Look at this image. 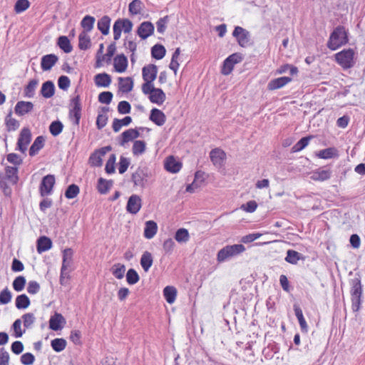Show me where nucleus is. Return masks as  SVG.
Returning a JSON list of instances; mask_svg holds the SVG:
<instances>
[{"mask_svg":"<svg viewBox=\"0 0 365 365\" xmlns=\"http://www.w3.org/2000/svg\"><path fill=\"white\" fill-rule=\"evenodd\" d=\"M94 82L98 87L107 88L111 83V77L106 73H98L94 77Z\"/></svg>","mask_w":365,"mask_h":365,"instance_id":"21","label":"nucleus"},{"mask_svg":"<svg viewBox=\"0 0 365 365\" xmlns=\"http://www.w3.org/2000/svg\"><path fill=\"white\" fill-rule=\"evenodd\" d=\"M182 163L173 156H169L165 161V168L170 173H176L180 170Z\"/></svg>","mask_w":365,"mask_h":365,"instance_id":"16","label":"nucleus"},{"mask_svg":"<svg viewBox=\"0 0 365 365\" xmlns=\"http://www.w3.org/2000/svg\"><path fill=\"white\" fill-rule=\"evenodd\" d=\"M139 275L133 269H129L126 274V281L129 284H135L139 281Z\"/></svg>","mask_w":365,"mask_h":365,"instance_id":"53","label":"nucleus"},{"mask_svg":"<svg viewBox=\"0 0 365 365\" xmlns=\"http://www.w3.org/2000/svg\"><path fill=\"white\" fill-rule=\"evenodd\" d=\"M210 157L214 165L220 168L224 163L226 154L222 150L215 148L211 150Z\"/></svg>","mask_w":365,"mask_h":365,"instance_id":"13","label":"nucleus"},{"mask_svg":"<svg viewBox=\"0 0 365 365\" xmlns=\"http://www.w3.org/2000/svg\"><path fill=\"white\" fill-rule=\"evenodd\" d=\"M58 45L66 53H71L72 51V46L67 36H60L58 39Z\"/></svg>","mask_w":365,"mask_h":365,"instance_id":"43","label":"nucleus"},{"mask_svg":"<svg viewBox=\"0 0 365 365\" xmlns=\"http://www.w3.org/2000/svg\"><path fill=\"white\" fill-rule=\"evenodd\" d=\"M30 6L28 0H18L14 6V11L17 14H20L26 11Z\"/></svg>","mask_w":365,"mask_h":365,"instance_id":"55","label":"nucleus"},{"mask_svg":"<svg viewBox=\"0 0 365 365\" xmlns=\"http://www.w3.org/2000/svg\"><path fill=\"white\" fill-rule=\"evenodd\" d=\"M300 259H303L302 254L293 250H287V256L285 257L286 262L292 264H296Z\"/></svg>","mask_w":365,"mask_h":365,"instance_id":"38","label":"nucleus"},{"mask_svg":"<svg viewBox=\"0 0 365 365\" xmlns=\"http://www.w3.org/2000/svg\"><path fill=\"white\" fill-rule=\"evenodd\" d=\"M113 98V93L110 91H103L98 95V101L101 103L109 104Z\"/></svg>","mask_w":365,"mask_h":365,"instance_id":"62","label":"nucleus"},{"mask_svg":"<svg viewBox=\"0 0 365 365\" xmlns=\"http://www.w3.org/2000/svg\"><path fill=\"white\" fill-rule=\"evenodd\" d=\"M158 68L154 64H149L144 66L142 70V75L144 81L153 82L157 76Z\"/></svg>","mask_w":365,"mask_h":365,"instance_id":"15","label":"nucleus"},{"mask_svg":"<svg viewBox=\"0 0 365 365\" xmlns=\"http://www.w3.org/2000/svg\"><path fill=\"white\" fill-rule=\"evenodd\" d=\"M294 310L295 312V315L298 319L302 331L307 332L308 326H307L306 320L303 316L302 310L301 309L299 306L297 304H294Z\"/></svg>","mask_w":365,"mask_h":365,"instance_id":"30","label":"nucleus"},{"mask_svg":"<svg viewBox=\"0 0 365 365\" xmlns=\"http://www.w3.org/2000/svg\"><path fill=\"white\" fill-rule=\"evenodd\" d=\"M73 250L71 248L65 249L63 252V262L61 269L63 272L64 270H71L70 267L72 264V257H73Z\"/></svg>","mask_w":365,"mask_h":365,"instance_id":"25","label":"nucleus"},{"mask_svg":"<svg viewBox=\"0 0 365 365\" xmlns=\"http://www.w3.org/2000/svg\"><path fill=\"white\" fill-rule=\"evenodd\" d=\"M131 179L135 186L143 187L146 180V175L142 169L138 168L132 174Z\"/></svg>","mask_w":365,"mask_h":365,"instance_id":"26","label":"nucleus"},{"mask_svg":"<svg viewBox=\"0 0 365 365\" xmlns=\"http://www.w3.org/2000/svg\"><path fill=\"white\" fill-rule=\"evenodd\" d=\"M6 178L12 183L16 184L19 180L18 168L16 167L7 166L5 169Z\"/></svg>","mask_w":365,"mask_h":365,"instance_id":"36","label":"nucleus"},{"mask_svg":"<svg viewBox=\"0 0 365 365\" xmlns=\"http://www.w3.org/2000/svg\"><path fill=\"white\" fill-rule=\"evenodd\" d=\"M163 295L167 302L171 304L175 301L177 289L174 287L167 286L163 289Z\"/></svg>","mask_w":365,"mask_h":365,"instance_id":"35","label":"nucleus"},{"mask_svg":"<svg viewBox=\"0 0 365 365\" xmlns=\"http://www.w3.org/2000/svg\"><path fill=\"white\" fill-rule=\"evenodd\" d=\"M5 124L9 131H14L19 127V123L17 120L12 118V112L9 111L5 118Z\"/></svg>","mask_w":365,"mask_h":365,"instance_id":"37","label":"nucleus"},{"mask_svg":"<svg viewBox=\"0 0 365 365\" xmlns=\"http://www.w3.org/2000/svg\"><path fill=\"white\" fill-rule=\"evenodd\" d=\"M91 46L90 36L86 32H81L78 36V47L81 50H87Z\"/></svg>","mask_w":365,"mask_h":365,"instance_id":"40","label":"nucleus"},{"mask_svg":"<svg viewBox=\"0 0 365 365\" xmlns=\"http://www.w3.org/2000/svg\"><path fill=\"white\" fill-rule=\"evenodd\" d=\"M95 18L91 16H86L81 21V25L83 29V31L82 32H90L93 29L94 23H95Z\"/></svg>","mask_w":365,"mask_h":365,"instance_id":"39","label":"nucleus"},{"mask_svg":"<svg viewBox=\"0 0 365 365\" xmlns=\"http://www.w3.org/2000/svg\"><path fill=\"white\" fill-rule=\"evenodd\" d=\"M51 347L56 352L63 351L66 346V341L63 339H54L51 343Z\"/></svg>","mask_w":365,"mask_h":365,"instance_id":"47","label":"nucleus"},{"mask_svg":"<svg viewBox=\"0 0 365 365\" xmlns=\"http://www.w3.org/2000/svg\"><path fill=\"white\" fill-rule=\"evenodd\" d=\"M35 356L31 353H25L21 356V362L24 365H32L34 363Z\"/></svg>","mask_w":365,"mask_h":365,"instance_id":"64","label":"nucleus"},{"mask_svg":"<svg viewBox=\"0 0 365 365\" xmlns=\"http://www.w3.org/2000/svg\"><path fill=\"white\" fill-rule=\"evenodd\" d=\"M71 107L69 117L76 125H78L81 117V104L79 95H76L71 99Z\"/></svg>","mask_w":365,"mask_h":365,"instance_id":"5","label":"nucleus"},{"mask_svg":"<svg viewBox=\"0 0 365 365\" xmlns=\"http://www.w3.org/2000/svg\"><path fill=\"white\" fill-rule=\"evenodd\" d=\"M110 18L108 16H103L98 21V29L103 35H107L109 33Z\"/></svg>","mask_w":365,"mask_h":365,"instance_id":"33","label":"nucleus"},{"mask_svg":"<svg viewBox=\"0 0 365 365\" xmlns=\"http://www.w3.org/2000/svg\"><path fill=\"white\" fill-rule=\"evenodd\" d=\"M52 247L51 240L46 237L42 236L40 237L37 240V252L38 253H42L43 252L48 251Z\"/></svg>","mask_w":365,"mask_h":365,"instance_id":"27","label":"nucleus"},{"mask_svg":"<svg viewBox=\"0 0 365 365\" xmlns=\"http://www.w3.org/2000/svg\"><path fill=\"white\" fill-rule=\"evenodd\" d=\"M113 38L117 41L120 38L121 32L123 31L121 19H118L114 23L113 27Z\"/></svg>","mask_w":365,"mask_h":365,"instance_id":"58","label":"nucleus"},{"mask_svg":"<svg viewBox=\"0 0 365 365\" xmlns=\"http://www.w3.org/2000/svg\"><path fill=\"white\" fill-rule=\"evenodd\" d=\"M63 125L59 120L53 121L49 126V131L53 136L58 135L63 130Z\"/></svg>","mask_w":365,"mask_h":365,"instance_id":"49","label":"nucleus"},{"mask_svg":"<svg viewBox=\"0 0 365 365\" xmlns=\"http://www.w3.org/2000/svg\"><path fill=\"white\" fill-rule=\"evenodd\" d=\"M331 170L329 168H319L311 173L310 178L314 181H324L329 180L331 176Z\"/></svg>","mask_w":365,"mask_h":365,"instance_id":"11","label":"nucleus"},{"mask_svg":"<svg viewBox=\"0 0 365 365\" xmlns=\"http://www.w3.org/2000/svg\"><path fill=\"white\" fill-rule=\"evenodd\" d=\"M31 140V133L30 130L28 128H24L20 134L18 139L17 145L19 150L24 153L27 150V146L30 143Z\"/></svg>","mask_w":365,"mask_h":365,"instance_id":"8","label":"nucleus"},{"mask_svg":"<svg viewBox=\"0 0 365 365\" xmlns=\"http://www.w3.org/2000/svg\"><path fill=\"white\" fill-rule=\"evenodd\" d=\"M89 162L92 166L99 167L102 165V156L98 152L93 153L89 158Z\"/></svg>","mask_w":365,"mask_h":365,"instance_id":"60","label":"nucleus"},{"mask_svg":"<svg viewBox=\"0 0 365 365\" xmlns=\"http://www.w3.org/2000/svg\"><path fill=\"white\" fill-rule=\"evenodd\" d=\"M115 155L112 154L110 155L109 159L108 160L106 164V172L108 174L113 173L115 172Z\"/></svg>","mask_w":365,"mask_h":365,"instance_id":"61","label":"nucleus"},{"mask_svg":"<svg viewBox=\"0 0 365 365\" xmlns=\"http://www.w3.org/2000/svg\"><path fill=\"white\" fill-rule=\"evenodd\" d=\"M26 284V279L23 276H19L13 282V288L16 292H21L24 289Z\"/></svg>","mask_w":365,"mask_h":365,"instance_id":"56","label":"nucleus"},{"mask_svg":"<svg viewBox=\"0 0 365 365\" xmlns=\"http://www.w3.org/2000/svg\"><path fill=\"white\" fill-rule=\"evenodd\" d=\"M112 185L111 181H108L102 178L98 180V190L100 193L105 194L110 188Z\"/></svg>","mask_w":365,"mask_h":365,"instance_id":"50","label":"nucleus"},{"mask_svg":"<svg viewBox=\"0 0 365 365\" xmlns=\"http://www.w3.org/2000/svg\"><path fill=\"white\" fill-rule=\"evenodd\" d=\"M38 83V81L33 79L29 81V84L24 89V95L28 98H32L34 96L35 90Z\"/></svg>","mask_w":365,"mask_h":365,"instance_id":"46","label":"nucleus"},{"mask_svg":"<svg viewBox=\"0 0 365 365\" xmlns=\"http://www.w3.org/2000/svg\"><path fill=\"white\" fill-rule=\"evenodd\" d=\"M180 48H176V50L175 51V52L173 54L172 59H171L170 63L169 65L170 68L174 71L175 74H176L177 71L179 67V63L178 61V58L180 56Z\"/></svg>","mask_w":365,"mask_h":365,"instance_id":"51","label":"nucleus"},{"mask_svg":"<svg viewBox=\"0 0 365 365\" xmlns=\"http://www.w3.org/2000/svg\"><path fill=\"white\" fill-rule=\"evenodd\" d=\"M142 9V2L140 0H133L129 4V11L132 14H138Z\"/></svg>","mask_w":365,"mask_h":365,"instance_id":"57","label":"nucleus"},{"mask_svg":"<svg viewBox=\"0 0 365 365\" xmlns=\"http://www.w3.org/2000/svg\"><path fill=\"white\" fill-rule=\"evenodd\" d=\"M131 107L128 101H122L118 105V111L120 114H128L130 113Z\"/></svg>","mask_w":365,"mask_h":365,"instance_id":"63","label":"nucleus"},{"mask_svg":"<svg viewBox=\"0 0 365 365\" xmlns=\"http://www.w3.org/2000/svg\"><path fill=\"white\" fill-rule=\"evenodd\" d=\"M58 57L55 54H47L41 58V66L43 71H48L56 63Z\"/></svg>","mask_w":365,"mask_h":365,"instance_id":"18","label":"nucleus"},{"mask_svg":"<svg viewBox=\"0 0 365 365\" xmlns=\"http://www.w3.org/2000/svg\"><path fill=\"white\" fill-rule=\"evenodd\" d=\"M113 66L115 71L123 73L128 67V59L124 54L118 55L113 59Z\"/></svg>","mask_w":365,"mask_h":365,"instance_id":"19","label":"nucleus"},{"mask_svg":"<svg viewBox=\"0 0 365 365\" xmlns=\"http://www.w3.org/2000/svg\"><path fill=\"white\" fill-rule=\"evenodd\" d=\"M242 60L241 54L238 53H233L228 56L223 62L222 73L229 75L233 70L234 66Z\"/></svg>","mask_w":365,"mask_h":365,"instance_id":"6","label":"nucleus"},{"mask_svg":"<svg viewBox=\"0 0 365 365\" xmlns=\"http://www.w3.org/2000/svg\"><path fill=\"white\" fill-rule=\"evenodd\" d=\"M232 35L237 38L238 43L241 46L245 47L249 44L250 33L242 27L236 26L233 31Z\"/></svg>","mask_w":365,"mask_h":365,"instance_id":"10","label":"nucleus"},{"mask_svg":"<svg viewBox=\"0 0 365 365\" xmlns=\"http://www.w3.org/2000/svg\"><path fill=\"white\" fill-rule=\"evenodd\" d=\"M146 148V144L143 140H135L133 143L132 151L135 156L142 155Z\"/></svg>","mask_w":365,"mask_h":365,"instance_id":"45","label":"nucleus"},{"mask_svg":"<svg viewBox=\"0 0 365 365\" xmlns=\"http://www.w3.org/2000/svg\"><path fill=\"white\" fill-rule=\"evenodd\" d=\"M79 191V187L76 185H70L65 192V196L68 199H73L78 195Z\"/></svg>","mask_w":365,"mask_h":365,"instance_id":"54","label":"nucleus"},{"mask_svg":"<svg viewBox=\"0 0 365 365\" xmlns=\"http://www.w3.org/2000/svg\"><path fill=\"white\" fill-rule=\"evenodd\" d=\"M311 137H304L300 139L292 148V150L294 153L299 152L303 150L309 144Z\"/></svg>","mask_w":365,"mask_h":365,"instance_id":"52","label":"nucleus"},{"mask_svg":"<svg viewBox=\"0 0 365 365\" xmlns=\"http://www.w3.org/2000/svg\"><path fill=\"white\" fill-rule=\"evenodd\" d=\"M245 251V247L242 244L227 245L219 250L217 255V260L222 262L228 259L236 257Z\"/></svg>","mask_w":365,"mask_h":365,"instance_id":"1","label":"nucleus"},{"mask_svg":"<svg viewBox=\"0 0 365 365\" xmlns=\"http://www.w3.org/2000/svg\"><path fill=\"white\" fill-rule=\"evenodd\" d=\"M34 109V104L29 101H21L17 102L15 106L14 111L15 113L19 116L24 115L30 112H31Z\"/></svg>","mask_w":365,"mask_h":365,"instance_id":"14","label":"nucleus"},{"mask_svg":"<svg viewBox=\"0 0 365 365\" xmlns=\"http://www.w3.org/2000/svg\"><path fill=\"white\" fill-rule=\"evenodd\" d=\"M55 86L52 81H48L42 84L41 94L46 98H49L54 95Z\"/></svg>","mask_w":365,"mask_h":365,"instance_id":"28","label":"nucleus"},{"mask_svg":"<svg viewBox=\"0 0 365 365\" xmlns=\"http://www.w3.org/2000/svg\"><path fill=\"white\" fill-rule=\"evenodd\" d=\"M45 139L43 136H38L29 149L31 156L36 155L38 151L43 147Z\"/></svg>","mask_w":365,"mask_h":365,"instance_id":"34","label":"nucleus"},{"mask_svg":"<svg viewBox=\"0 0 365 365\" xmlns=\"http://www.w3.org/2000/svg\"><path fill=\"white\" fill-rule=\"evenodd\" d=\"M149 119L158 126L164 125L166 116L163 111L158 108H153L150 111Z\"/></svg>","mask_w":365,"mask_h":365,"instance_id":"17","label":"nucleus"},{"mask_svg":"<svg viewBox=\"0 0 365 365\" xmlns=\"http://www.w3.org/2000/svg\"><path fill=\"white\" fill-rule=\"evenodd\" d=\"M158 225L157 223L153 220L145 222L144 229V237L146 239H152L157 233Z\"/></svg>","mask_w":365,"mask_h":365,"instance_id":"23","label":"nucleus"},{"mask_svg":"<svg viewBox=\"0 0 365 365\" xmlns=\"http://www.w3.org/2000/svg\"><path fill=\"white\" fill-rule=\"evenodd\" d=\"M139 136H140V133L136 129H133V128L128 129V130L124 131L121 134V140L120 142V145L121 146H124V145L126 143H128L133 139H135V138H138Z\"/></svg>","mask_w":365,"mask_h":365,"instance_id":"22","label":"nucleus"},{"mask_svg":"<svg viewBox=\"0 0 365 365\" xmlns=\"http://www.w3.org/2000/svg\"><path fill=\"white\" fill-rule=\"evenodd\" d=\"M119 81V89L123 93H128L132 91L133 88V81L131 78H118Z\"/></svg>","mask_w":365,"mask_h":365,"instance_id":"32","label":"nucleus"},{"mask_svg":"<svg viewBox=\"0 0 365 365\" xmlns=\"http://www.w3.org/2000/svg\"><path fill=\"white\" fill-rule=\"evenodd\" d=\"M30 305L29 298L24 294L16 298V307L19 309H26Z\"/></svg>","mask_w":365,"mask_h":365,"instance_id":"44","label":"nucleus"},{"mask_svg":"<svg viewBox=\"0 0 365 365\" xmlns=\"http://www.w3.org/2000/svg\"><path fill=\"white\" fill-rule=\"evenodd\" d=\"M149 100L153 103L161 105L165 101L166 96L165 93L161 88H155L154 91L148 96Z\"/></svg>","mask_w":365,"mask_h":365,"instance_id":"24","label":"nucleus"},{"mask_svg":"<svg viewBox=\"0 0 365 365\" xmlns=\"http://www.w3.org/2000/svg\"><path fill=\"white\" fill-rule=\"evenodd\" d=\"M153 262V257L152 254L148 251L144 252L140 258V265L145 272L152 267Z\"/></svg>","mask_w":365,"mask_h":365,"instance_id":"29","label":"nucleus"},{"mask_svg":"<svg viewBox=\"0 0 365 365\" xmlns=\"http://www.w3.org/2000/svg\"><path fill=\"white\" fill-rule=\"evenodd\" d=\"M354 51L351 48L345 49L335 55L336 62L344 68H351L354 65Z\"/></svg>","mask_w":365,"mask_h":365,"instance_id":"4","label":"nucleus"},{"mask_svg":"<svg viewBox=\"0 0 365 365\" xmlns=\"http://www.w3.org/2000/svg\"><path fill=\"white\" fill-rule=\"evenodd\" d=\"M55 184V177L53 175H47L43 178L39 187L40 194L42 197L51 195Z\"/></svg>","mask_w":365,"mask_h":365,"instance_id":"7","label":"nucleus"},{"mask_svg":"<svg viewBox=\"0 0 365 365\" xmlns=\"http://www.w3.org/2000/svg\"><path fill=\"white\" fill-rule=\"evenodd\" d=\"M12 295L11 292L6 287L0 292V303L2 304H6L11 300Z\"/></svg>","mask_w":365,"mask_h":365,"instance_id":"59","label":"nucleus"},{"mask_svg":"<svg viewBox=\"0 0 365 365\" xmlns=\"http://www.w3.org/2000/svg\"><path fill=\"white\" fill-rule=\"evenodd\" d=\"M292 81V78L287 76L280 77L270 81L267 85V88L270 91L282 88Z\"/></svg>","mask_w":365,"mask_h":365,"instance_id":"20","label":"nucleus"},{"mask_svg":"<svg viewBox=\"0 0 365 365\" xmlns=\"http://www.w3.org/2000/svg\"><path fill=\"white\" fill-rule=\"evenodd\" d=\"M65 322V319L61 314L56 313L49 320V327L52 330L58 331L62 328L61 324Z\"/></svg>","mask_w":365,"mask_h":365,"instance_id":"31","label":"nucleus"},{"mask_svg":"<svg viewBox=\"0 0 365 365\" xmlns=\"http://www.w3.org/2000/svg\"><path fill=\"white\" fill-rule=\"evenodd\" d=\"M348 41L345 29L343 26L336 27L331 33L327 46L331 50H336Z\"/></svg>","mask_w":365,"mask_h":365,"instance_id":"2","label":"nucleus"},{"mask_svg":"<svg viewBox=\"0 0 365 365\" xmlns=\"http://www.w3.org/2000/svg\"><path fill=\"white\" fill-rule=\"evenodd\" d=\"M154 32V26L150 21L141 23L138 29L137 34L142 39H146Z\"/></svg>","mask_w":365,"mask_h":365,"instance_id":"12","label":"nucleus"},{"mask_svg":"<svg viewBox=\"0 0 365 365\" xmlns=\"http://www.w3.org/2000/svg\"><path fill=\"white\" fill-rule=\"evenodd\" d=\"M112 274L117 279H122L124 277V274L125 272V267L121 264H115L111 268Z\"/></svg>","mask_w":365,"mask_h":365,"instance_id":"48","label":"nucleus"},{"mask_svg":"<svg viewBox=\"0 0 365 365\" xmlns=\"http://www.w3.org/2000/svg\"><path fill=\"white\" fill-rule=\"evenodd\" d=\"M175 239L179 243L187 242L190 239V235L187 230L185 228L178 230L175 235Z\"/></svg>","mask_w":365,"mask_h":365,"instance_id":"42","label":"nucleus"},{"mask_svg":"<svg viewBox=\"0 0 365 365\" xmlns=\"http://www.w3.org/2000/svg\"><path fill=\"white\" fill-rule=\"evenodd\" d=\"M351 308L353 312L359 310L361 303L362 288L361 281L359 278L352 279L351 281Z\"/></svg>","mask_w":365,"mask_h":365,"instance_id":"3","label":"nucleus"},{"mask_svg":"<svg viewBox=\"0 0 365 365\" xmlns=\"http://www.w3.org/2000/svg\"><path fill=\"white\" fill-rule=\"evenodd\" d=\"M165 48L163 45L155 44L151 48L152 56L158 60L162 59L165 55Z\"/></svg>","mask_w":365,"mask_h":365,"instance_id":"41","label":"nucleus"},{"mask_svg":"<svg viewBox=\"0 0 365 365\" xmlns=\"http://www.w3.org/2000/svg\"><path fill=\"white\" fill-rule=\"evenodd\" d=\"M142 207V200L138 195H132L128 200L126 205V210L128 212L135 215L137 214Z\"/></svg>","mask_w":365,"mask_h":365,"instance_id":"9","label":"nucleus"}]
</instances>
